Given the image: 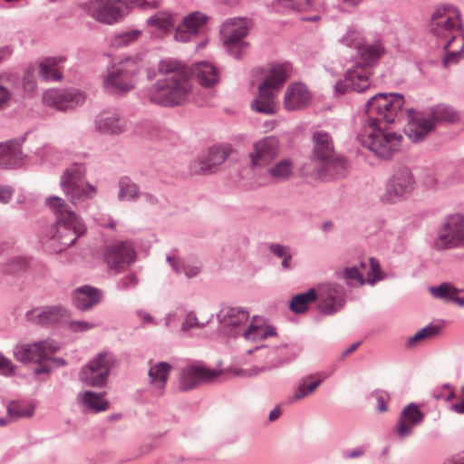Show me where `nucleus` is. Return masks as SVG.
<instances>
[{
  "mask_svg": "<svg viewBox=\"0 0 464 464\" xmlns=\"http://www.w3.org/2000/svg\"><path fill=\"white\" fill-rule=\"evenodd\" d=\"M403 97L397 93H379L370 99L366 105L368 121L358 134L360 143L379 158L388 159L401 146V135L383 130L377 123L384 121L392 123L401 112Z\"/></svg>",
  "mask_w": 464,
  "mask_h": 464,
  "instance_id": "nucleus-1",
  "label": "nucleus"
},
{
  "mask_svg": "<svg viewBox=\"0 0 464 464\" xmlns=\"http://www.w3.org/2000/svg\"><path fill=\"white\" fill-rule=\"evenodd\" d=\"M159 70L161 77L147 89L146 99L163 107L179 106L188 101L192 87L184 67L175 62L163 61Z\"/></svg>",
  "mask_w": 464,
  "mask_h": 464,
  "instance_id": "nucleus-2",
  "label": "nucleus"
},
{
  "mask_svg": "<svg viewBox=\"0 0 464 464\" xmlns=\"http://www.w3.org/2000/svg\"><path fill=\"white\" fill-rule=\"evenodd\" d=\"M432 34L444 41V65L455 63L464 55V34L459 10L452 5H442L431 16Z\"/></svg>",
  "mask_w": 464,
  "mask_h": 464,
  "instance_id": "nucleus-3",
  "label": "nucleus"
},
{
  "mask_svg": "<svg viewBox=\"0 0 464 464\" xmlns=\"http://www.w3.org/2000/svg\"><path fill=\"white\" fill-rule=\"evenodd\" d=\"M46 204L56 217V227L52 236L53 246L61 251L73 245L86 231L82 218L59 197L47 198Z\"/></svg>",
  "mask_w": 464,
  "mask_h": 464,
  "instance_id": "nucleus-4",
  "label": "nucleus"
},
{
  "mask_svg": "<svg viewBox=\"0 0 464 464\" xmlns=\"http://www.w3.org/2000/svg\"><path fill=\"white\" fill-rule=\"evenodd\" d=\"M290 65L273 64L265 72L262 83L258 86V95L252 108L260 113L274 114L276 111V96L284 82L289 77Z\"/></svg>",
  "mask_w": 464,
  "mask_h": 464,
  "instance_id": "nucleus-5",
  "label": "nucleus"
},
{
  "mask_svg": "<svg viewBox=\"0 0 464 464\" xmlns=\"http://www.w3.org/2000/svg\"><path fill=\"white\" fill-rule=\"evenodd\" d=\"M313 157L320 166L324 178H339L344 175L347 163L336 155L332 137L325 131H316L313 135Z\"/></svg>",
  "mask_w": 464,
  "mask_h": 464,
  "instance_id": "nucleus-6",
  "label": "nucleus"
},
{
  "mask_svg": "<svg viewBox=\"0 0 464 464\" xmlns=\"http://www.w3.org/2000/svg\"><path fill=\"white\" fill-rule=\"evenodd\" d=\"M142 67V60L139 55L128 57L112 65L103 79L102 84L106 91L123 94L135 86V76Z\"/></svg>",
  "mask_w": 464,
  "mask_h": 464,
  "instance_id": "nucleus-7",
  "label": "nucleus"
},
{
  "mask_svg": "<svg viewBox=\"0 0 464 464\" xmlns=\"http://www.w3.org/2000/svg\"><path fill=\"white\" fill-rule=\"evenodd\" d=\"M84 173L85 169L75 164L68 168L61 178V187L73 205L92 198L96 193L95 188L85 181Z\"/></svg>",
  "mask_w": 464,
  "mask_h": 464,
  "instance_id": "nucleus-8",
  "label": "nucleus"
},
{
  "mask_svg": "<svg viewBox=\"0 0 464 464\" xmlns=\"http://www.w3.org/2000/svg\"><path fill=\"white\" fill-rule=\"evenodd\" d=\"M437 250L464 248V216H449L439 229L434 241Z\"/></svg>",
  "mask_w": 464,
  "mask_h": 464,
  "instance_id": "nucleus-9",
  "label": "nucleus"
},
{
  "mask_svg": "<svg viewBox=\"0 0 464 464\" xmlns=\"http://www.w3.org/2000/svg\"><path fill=\"white\" fill-rule=\"evenodd\" d=\"M56 345L50 340L34 343H21L14 346L13 354L14 358L24 363H43L50 360L56 352Z\"/></svg>",
  "mask_w": 464,
  "mask_h": 464,
  "instance_id": "nucleus-10",
  "label": "nucleus"
},
{
  "mask_svg": "<svg viewBox=\"0 0 464 464\" xmlns=\"http://www.w3.org/2000/svg\"><path fill=\"white\" fill-rule=\"evenodd\" d=\"M85 94L75 88L59 90L50 89L44 92L43 102L45 106L56 111H65L82 105L85 101Z\"/></svg>",
  "mask_w": 464,
  "mask_h": 464,
  "instance_id": "nucleus-11",
  "label": "nucleus"
},
{
  "mask_svg": "<svg viewBox=\"0 0 464 464\" xmlns=\"http://www.w3.org/2000/svg\"><path fill=\"white\" fill-rule=\"evenodd\" d=\"M132 0H93L89 12L98 22L112 24L123 16V10Z\"/></svg>",
  "mask_w": 464,
  "mask_h": 464,
  "instance_id": "nucleus-12",
  "label": "nucleus"
},
{
  "mask_svg": "<svg viewBox=\"0 0 464 464\" xmlns=\"http://www.w3.org/2000/svg\"><path fill=\"white\" fill-rule=\"evenodd\" d=\"M372 69L368 66L356 63V64L346 72L343 81L335 84L337 93L343 94L348 91L362 92L371 86Z\"/></svg>",
  "mask_w": 464,
  "mask_h": 464,
  "instance_id": "nucleus-13",
  "label": "nucleus"
},
{
  "mask_svg": "<svg viewBox=\"0 0 464 464\" xmlns=\"http://www.w3.org/2000/svg\"><path fill=\"white\" fill-rule=\"evenodd\" d=\"M220 33L224 44L232 54L238 57L239 54L236 50H241L246 47V43L242 39L248 33V22L243 18L229 19L224 23Z\"/></svg>",
  "mask_w": 464,
  "mask_h": 464,
  "instance_id": "nucleus-14",
  "label": "nucleus"
},
{
  "mask_svg": "<svg viewBox=\"0 0 464 464\" xmlns=\"http://www.w3.org/2000/svg\"><path fill=\"white\" fill-rule=\"evenodd\" d=\"M111 367V357L107 353H101L80 372L82 382L92 387L102 386Z\"/></svg>",
  "mask_w": 464,
  "mask_h": 464,
  "instance_id": "nucleus-15",
  "label": "nucleus"
},
{
  "mask_svg": "<svg viewBox=\"0 0 464 464\" xmlns=\"http://www.w3.org/2000/svg\"><path fill=\"white\" fill-rule=\"evenodd\" d=\"M278 150L279 141L274 136L256 141L253 144V150L249 154L252 166L255 168L268 166L277 156Z\"/></svg>",
  "mask_w": 464,
  "mask_h": 464,
  "instance_id": "nucleus-16",
  "label": "nucleus"
},
{
  "mask_svg": "<svg viewBox=\"0 0 464 464\" xmlns=\"http://www.w3.org/2000/svg\"><path fill=\"white\" fill-rule=\"evenodd\" d=\"M218 372L202 365L193 364L184 368L179 377V388L183 391L191 390L200 384L214 381Z\"/></svg>",
  "mask_w": 464,
  "mask_h": 464,
  "instance_id": "nucleus-17",
  "label": "nucleus"
},
{
  "mask_svg": "<svg viewBox=\"0 0 464 464\" xmlns=\"http://www.w3.org/2000/svg\"><path fill=\"white\" fill-rule=\"evenodd\" d=\"M370 270L367 273L366 279H364L362 273L356 266L345 267L342 272V277L344 279L348 285H353L358 283L363 285L365 283L373 285L377 281L385 278V274L382 270L380 264L373 257L369 259Z\"/></svg>",
  "mask_w": 464,
  "mask_h": 464,
  "instance_id": "nucleus-18",
  "label": "nucleus"
},
{
  "mask_svg": "<svg viewBox=\"0 0 464 464\" xmlns=\"http://www.w3.org/2000/svg\"><path fill=\"white\" fill-rule=\"evenodd\" d=\"M409 121L405 127V134L414 142L423 140L435 126L430 115L408 111Z\"/></svg>",
  "mask_w": 464,
  "mask_h": 464,
  "instance_id": "nucleus-19",
  "label": "nucleus"
},
{
  "mask_svg": "<svg viewBox=\"0 0 464 464\" xmlns=\"http://www.w3.org/2000/svg\"><path fill=\"white\" fill-rule=\"evenodd\" d=\"M413 183L414 180L411 170L406 168L400 169L391 179L382 198L386 201L393 202L398 198L409 193L413 188Z\"/></svg>",
  "mask_w": 464,
  "mask_h": 464,
  "instance_id": "nucleus-20",
  "label": "nucleus"
},
{
  "mask_svg": "<svg viewBox=\"0 0 464 464\" xmlns=\"http://www.w3.org/2000/svg\"><path fill=\"white\" fill-rule=\"evenodd\" d=\"M320 310L331 314L342 306L343 289L335 284L321 285L315 289Z\"/></svg>",
  "mask_w": 464,
  "mask_h": 464,
  "instance_id": "nucleus-21",
  "label": "nucleus"
},
{
  "mask_svg": "<svg viewBox=\"0 0 464 464\" xmlns=\"http://www.w3.org/2000/svg\"><path fill=\"white\" fill-rule=\"evenodd\" d=\"M207 16L200 12H193L185 16L175 30L174 37L179 42H188L206 24Z\"/></svg>",
  "mask_w": 464,
  "mask_h": 464,
  "instance_id": "nucleus-22",
  "label": "nucleus"
},
{
  "mask_svg": "<svg viewBox=\"0 0 464 464\" xmlns=\"http://www.w3.org/2000/svg\"><path fill=\"white\" fill-rule=\"evenodd\" d=\"M248 312L237 307L226 308L220 314L221 324L227 328L230 335L235 336H242L243 330L246 329L245 324L248 321Z\"/></svg>",
  "mask_w": 464,
  "mask_h": 464,
  "instance_id": "nucleus-23",
  "label": "nucleus"
},
{
  "mask_svg": "<svg viewBox=\"0 0 464 464\" xmlns=\"http://www.w3.org/2000/svg\"><path fill=\"white\" fill-rule=\"evenodd\" d=\"M134 260V250L129 243H120L107 249L105 261L108 266L120 271Z\"/></svg>",
  "mask_w": 464,
  "mask_h": 464,
  "instance_id": "nucleus-24",
  "label": "nucleus"
},
{
  "mask_svg": "<svg viewBox=\"0 0 464 464\" xmlns=\"http://www.w3.org/2000/svg\"><path fill=\"white\" fill-rule=\"evenodd\" d=\"M311 102V93L302 83L290 84L285 92L284 106L288 111L300 110Z\"/></svg>",
  "mask_w": 464,
  "mask_h": 464,
  "instance_id": "nucleus-25",
  "label": "nucleus"
},
{
  "mask_svg": "<svg viewBox=\"0 0 464 464\" xmlns=\"http://www.w3.org/2000/svg\"><path fill=\"white\" fill-rule=\"evenodd\" d=\"M275 327L266 324L262 317H253L246 329L242 332V337L248 342H259L268 337L276 336Z\"/></svg>",
  "mask_w": 464,
  "mask_h": 464,
  "instance_id": "nucleus-26",
  "label": "nucleus"
},
{
  "mask_svg": "<svg viewBox=\"0 0 464 464\" xmlns=\"http://www.w3.org/2000/svg\"><path fill=\"white\" fill-rule=\"evenodd\" d=\"M28 319L35 324L42 325L53 324L60 323L66 316L67 313L59 306L34 308L27 313Z\"/></svg>",
  "mask_w": 464,
  "mask_h": 464,
  "instance_id": "nucleus-27",
  "label": "nucleus"
},
{
  "mask_svg": "<svg viewBox=\"0 0 464 464\" xmlns=\"http://www.w3.org/2000/svg\"><path fill=\"white\" fill-rule=\"evenodd\" d=\"M422 413L415 404L406 406L401 413L397 433L401 438L409 436L414 426L422 420Z\"/></svg>",
  "mask_w": 464,
  "mask_h": 464,
  "instance_id": "nucleus-28",
  "label": "nucleus"
},
{
  "mask_svg": "<svg viewBox=\"0 0 464 464\" xmlns=\"http://www.w3.org/2000/svg\"><path fill=\"white\" fill-rule=\"evenodd\" d=\"M357 53L359 60L357 63L368 66L372 69L376 61L384 53L383 46L381 42L377 41L372 44L363 43L357 44Z\"/></svg>",
  "mask_w": 464,
  "mask_h": 464,
  "instance_id": "nucleus-29",
  "label": "nucleus"
},
{
  "mask_svg": "<svg viewBox=\"0 0 464 464\" xmlns=\"http://www.w3.org/2000/svg\"><path fill=\"white\" fill-rule=\"evenodd\" d=\"M192 74L205 87H212L218 82L219 76L217 68L208 62H201L193 65Z\"/></svg>",
  "mask_w": 464,
  "mask_h": 464,
  "instance_id": "nucleus-30",
  "label": "nucleus"
},
{
  "mask_svg": "<svg viewBox=\"0 0 464 464\" xmlns=\"http://www.w3.org/2000/svg\"><path fill=\"white\" fill-rule=\"evenodd\" d=\"M96 126L102 132L120 134L123 131L125 124L116 112L102 111L97 116Z\"/></svg>",
  "mask_w": 464,
  "mask_h": 464,
  "instance_id": "nucleus-31",
  "label": "nucleus"
},
{
  "mask_svg": "<svg viewBox=\"0 0 464 464\" xmlns=\"http://www.w3.org/2000/svg\"><path fill=\"white\" fill-rule=\"evenodd\" d=\"M102 299V293L95 288L85 285L77 288L73 292V303L82 310L91 308L92 305L98 304Z\"/></svg>",
  "mask_w": 464,
  "mask_h": 464,
  "instance_id": "nucleus-32",
  "label": "nucleus"
},
{
  "mask_svg": "<svg viewBox=\"0 0 464 464\" xmlns=\"http://www.w3.org/2000/svg\"><path fill=\"white\" fill-rule=\"evenodd\" d=\"M430 292L436 298L454 302L459 306H464V291L454 287L449 283H443L439 286L431 287Z\"/></svg>",
  "mask_w": 464,
  "mask_h": 464,
  "instance_id": "nucleus-33",
  "label": "nucleus"
},
{
  "mask_svg": "<svg viewBox=\"0 0 464 464\" xmlns=\"http://www.w3.org/2000/svg\"><path fill=\"white\" fill-rule=\"evenodd\" d=\"M171 368L169 363L161 362L152 365L149 370L150 383L160 391V394L163 393Z\"/></svg>",
  "mask_w": 464,
  "mask_h": 464,
  "instance_id": "nucleus-34",
  "label": "nucleus"
},
{
  "mask_svg": "<svg viewBox=\"0 0 464 464\" xmlns=\"http://www.w3.org/2000/svg\"><path fill=\"white\" fill-rule=\"evenodd\" d=\"M104 393L83 392L78 394V401L93 412H101L109 409V401L103 400Z\"/></svg>",
  "mask_w": 464,
  "mask_h": 464,
  "instance_id": "nucleus-35",
  "label": "nucleus"
},
{
  "mask_svg": "<svg viewBox=\"0 0 464 464\" xmlns=\"http://www.w3.org/2000/svg\"><path fill=\"white\" fill-rule=\"evenodd\" d=\"M63 58H46L38 66L39 75L46 81H59L62 79L61 66Z\"/></svg>",
  "mask_w": 464,
  "mask_h": 464,
  "instance_id": "nucleus-36",
  "label": "nucleus"
},
{
  "mask_svg": "<svg viewBox=\"0 0 464 464\" xmlns=\"http://www.w3.org/2000/svg\"><path fill=\"white\" fill-rule=\"evenodd\" d=\"M23 163L21 150L18 146L0 144V166L18 167Z\"/></svg>",
  "mask_w": 464,
  "mask_h": 464,
  "instance_id": "nucleus-37",
  "label": "nucleus"
},
{
  "mask_svg": "<svg viewBox=\"0 0 464 464\" xmlns=\"http://www.w3.org/2000/svg\"><path fill=\"white\" fill-rule=\"evenodd\" d=\"M317 300L315 289L312 288L305 293L295 295L289 304V308L295 314H301L307 310L310 304Z\"/></svg>",
  "mask_w": 464,
  "mask_h": 464,
  "instance_id": "nucleus-38",
  "label": "nucleus"
},
{
  "mask_svg": "<svg viewBox=\"0 0 464 464\" xmlns=\"http://www.w3.org/2000/svg\"><path fill=\"white\" fill-rule=\"evenodd\" d=\"M167 260L176 273H184L188 278L196 276L200 272V266L198 264L186 262L176 256H168Z\"/></svg>",
  "mask_w": 464,
  "mask_h": 464,
  "instance_id": "nucleus-39",
  "label": "nucleus"
},
{
  "mask_svg": "<svg viewBox=\"0 0 464 464\" xmlns=\"http://www.w3.org/2000/svg\"><path fill=\"white\" fill-rule=\"evenodd\" d=\"M148 25L155 27L163 34L168 33L175 24V16L166 12H160L147 20Z\"/></svg>",
  "mask_w": 464,
  "mask_h": 464,
  "instance_id": "nucleus-40",
  "label": "nucleus"
},
{
  "mask_svg": "<svg viewBox=\"0 0 464 464\" xmlns=\"http://www.w3.org/2000/svg\"><path fill=\"white\" fill-rule=\"evenodd\" d=\"M230 153V149L227 146H213L209 149L208 154L206 155L208 160L209 161V165L208 167H203L205 169H211L215 168L218 169V166L221 165L228 157Z\"/></svg>",
  "mask_w": 464,
  "mask_h": 464,
  "instance_id": "nucleus-41",
  "label": "nucleus"
},
{
  "mask_svg": "<svg viewBox=\"0 0 464 464\" xmlns=\"http://www.w3.org/2000/svg\"><path fill=\"white\" fill-rule=\"evenodd\" d=\"M429 115L434 122V125L439 121L454 122L459 120L458 112L453 108L447 105L436 106Z\"/></svg>",
  "mask_w": 464,
  "mask_h": 464,
  "instance_id": "nucleus-42",
  "label": "nucleus"
},
{
  "mask_svg": "<svg viewBox=\"0 0 464 464\" xmlns=\"http://www.w3.org/2000/svg\"><path fill=\"white\" fill-rule=\"evenodd\" d=\"M268 175L277 180L286 179L293 173V163L289 160H283L270 167Z\"/></svg>",
  "mask_w": 464,
  "mask_h": 464,
  "instance_id": "nucleus-43",
  "label": "nucleus"
},
{
  "mask_svg": "<svg viewBox=\"0 0 464 464\" xmlns=\"http://www.w3.org/2000/svg\"><path fill=\"white\" fill-rule=\"evenodd\" d=\"M324 376H317V379L311 382L309 384H307V379H304L301 383L299 384L298 388L295 392L293 398L290 399V403L294 401L302 399L308 394L312 393L316 390V388L320 385Z\"/></svg>",
  "mask_w": 464,
  "mask_h": 464,
  "instance_id": "nucleus-44",
  "label": "nucleus"
},
{
  "mask_svg": "<svg viewBox=\"0 0 464 464\" xmlns=\"http://www.w3.org/2000/svg\"><path fill=\"white\" fill-rule=\"evenodd\" d=\"M8 418L12 420L19 418H29L33 415L34 407L30 405H24L20 403L12 402L9 404Z\"/></svg>",
  "mask_w": 464,
  "mask_h": 464,
  "instance_id": "nucleus-45",
  "label": "nucleus"
},
{
  "mask_svg": "<svg viewBox=\"0 0 464 464\" xmlns=\"http://www.w3.org/2000/svg\"><path fill=\"white\" fill-rule=\"evenodd\" d=\"M141 35V31L134 29L117 34L112 39V45L121 47L136 42Z\"/></svg>",
  "mask_w": 464,
  "mask_h": 464,
  "instance_id": "nucleus-46",
  "label": "nucleus"
},
{
  "mask_svg": "<svg viewBox=\"0 0 464 464\" xmlns=\"http://www.w3.org/2000/svg\"><path fill=\"white\" fill-rule=\"evenodd\" d=\"M440 333V327L435 325H428L419 332H417L413 336L409 338L408 346H413L419 342L424 341L426 339L431 338L437 335Z\"/></svg>",
  "mask_w": 464,
  "mask_h": 464,
  "instance_id": "nucleus-47",
  "label": "nucleus"
},
{
  "mask_svg": "<svg viewBox=\"0 0 464 464\" xmlns=\"http://www.w3.org/2000/svg\"><path fill=\"white\" fill-rule=\"evenodd\" d=\"M269 250L278 258L282 259V266L285 269L290 268L292 255L288 246L279 244H271Z\"/></svg>",
  "mask_w": 464,
  "mask_h": 464,
  "instance_id": "nucleus-48",
  "label": "nucleus"
},
{
  "mask_svg": "<svg viewBox=\"0 0 464 464\" xmlns=\"http://www.w3.org/2000/svg\"><path fill=\"white\" fill-rule=\"evenodd\" d=\"M139 194L138 187L130 182L126 179H122L120 181V192L119 198L121 200H130L136 198Z\"/></svg>",
  "mask_w": 464,
  "mask_h": 464,
  "instance_id": "nucleus-49",
  "label": "nucleus"
},
{
  "mask_svg": "<svg viewBox=\"0 0 464 464\" xmlns=\"http://www.w3.org/2000/svg\"><path fill=\"white\" fill-rule=\"evenodd\" d=\"M209 165V161L208 160L207 156H202L198 158L192 165V171L196 174H209L216 171L215 168L211 169H205L203 167H208Z\"/></svg>",
  "mask_w": 464,
  "mask_h": 464,
  "instance_id": "nucleus-50",
  "label": "nucleus"
},
{
  "mask_svg": "<svg viewBox=\"0 0 464 464\" xmlns=\"http://www.w3.org/2000/svg\"><path fill=\"white\" fill-rule=\"evenodd\" d=\"M96 326L95 324L85 322V321H71L68 324V328L72 332L79 333V332H86L91 329H93Z\"/></svg>",
  "mask_w": 464,
  "mask_h": 464,
  "instance_id": "nucleus-51",
  "label": "nucleus"
},
{
  "mask_svg": "<svg viewBox=\"0 0 464 464\" xmlns=\"http://www.w3.org/2000/svg\"><path fill=\"white\" fill-rule=\"evenodd\" d=\"M343 42L347 45H353L357 49V44H363L364 42L362 41L360 38V33L354 29H351L347 32V34L343 36Z\"/></svg>",
  "mask_w": 464,
  "mask_h": 464,
  "instance_id": "nucleus-52",
  "label": "nucleus"
},
{
  "mask_svg": "<svg viewBox=\"0 0 464 464\" xmlns=\"http://www.w3.org/2000/svg\"><path fill=\"white\" fill-rule=\"evenodd\" d=\"M277 2L286 8L301 10L308 5L309 0H277Z\"/></svg>",
  "mask_w": 464,
  "mask_h": 464,
  "instance_id": "nucleus-53",
  "label": "nucleus"
},
{
  "mask_svg": "<svg viewBox=\"0 0 464 464\" xmlns=\"http://www.w3.org/2000/svg\"><path fill=\"white\" fill-rule=\"evenodd\" d=\"M15 366L13 364V362L5 358L0 353V372L5 375H13L14 373Z\"/></svg>",
  "mask_w": 464,
  "mask_h": 464,
  "instance_id": "nucleus-54",
  "label": "nucleus"
},
{
  "mask_svg": "<svg viewBox=\"0 0 464 464\" xmlns=\"http://www.w3.org/2000/svg\"><path fill=\"white\" fill-rule=\"evenodd\" d=\"M374 397L378 403V410L380 412L387 411L386 403L390 400V396L386 392L379 391L374 393Z\"/></svg>",
  "mask_w": 464,
  "mask_h": 464,
  "instance_id": "nucleus-55",
  "label": "nucleus"
},
{
  "mask_svg": "<svg viewBox=\"0 0 464 464\" xmlns=\"http://www.w3.org/2000/svg\"><path fill=\"white\" fill-rule=\"evenodd\" d=\"M36 87L34 75L30 71H27L24 78V88L28 92H34Z\"/></svg>",
  "mask_w": 464,
  "mask_h": 464,
  "instance_id": "nucleus-56",
  "label": "nucleus"
},
{
  "mask_svg": "<svg viewBox=\"0 0 464 464\" xmlns=\"http://www.w3.org/2000/svg\"><path fill=\"white\" fill-rule=\"evenodd\" d=\"M198 325L199 324H198L197 317L192 314H188L186 316L184 323L182 324V329L186 331V330L191 329L193 327H197Z\"/></svg>",
  "mask_w": 464,
  "mask_h": 464,
  "instance_id": "nucleus-57",
  "label": "nucleus"
},
{
  "mask_svg": "<svg viewBox=\"0 0 464 464\" xmlns=\"http://www.w3.org/2000/svg\"><path fill=\"white\" fill-rule=\"evenodd\" d=\"M137 315L140 319L142 324H154V319L150 315V314H149L148 312H146L144 310H139L137 312Z\"/></svg>",
  "mask_w": 464,
  "mask_h": 464,
  "instance_id": "nucleus-58",
  "label": "nucleus"
},
{
  "mask_svg": "<svg viewBox=\"0 0 464 464\" xmlns=\"http://www.w3.org/2000/svg\"><path fill=\"white\" fill-rule=\"evenodd\" d=\"M9 99L10 92L3 85H0V108L5 106L8 103Z\"/></svg>",
  "mask_w": 464,
  "mask_h": 464,
  "instance_id": "nucleus-59",
  "label": "nucleus"
},
{
  "mask_svg": "<svg viewBox=\"0 0 464 464\" xmlns=\"http://www.w3.org/2000/svg\"><path fill=\"white\" fill-rule=\"evenodd\" d=\"M12 197V191L5 187H0V203H7Z\"/></svg>",
  "mask_w": 464,
  "mask_h": 464,
  "instance_id": "nucleus-60",
  "label": "nucleus"
},
{
  "mask_svg": "<svg viewBox=\"0 0 464 464\" xmlns=\"http://www.w3.org/2000/svg\"><path fill=\"white\" fill-rule=\"evenodd\" d=\"M160 0H132L130 3H136L137 5H146L149 7H156Z\"/></svg>",
  "mask_w": 464,
  "mask_h": 464,
  "instance_id": "nucleus-61",
  "label": "nucleus"
},
{
  "mask_svg": "<svg viewBox=\"0 0 464 464\" xmlns=\"http://www.w3.org/2000/svg\"><path fill=\"white\" fill-rule=\"evenodd\" d=\"M451 410L459 414H463L464 413V400L461 399L460 402L452 404Z\"/></svg>",
  "mask_w": 464,
  "mask_h": 464,
  "instance_id": "nucleus-62",
  "label": "nucleus"
},
{
  "mask_svg": "<svg viewBox=\"0 0 464 464\" xmlns=\"http://www.w3.org/2000/svg\"><path fill=\"white\" fill-rule=\"evenodd\" d=\"M138 280L137 277L134 275H129L123 281L124 285L127 287L129 285H137Z\"/></svg>",
  "mask_w": 464,
  "mask_h": 464,
  "instance_id": "nucleus-63",
  "label": "nucleus"
},
{
  "mask_svg": "<svg viewBox=\"0 0 464 464\" xmlns=\"http://www.w3.org/2000/svg\"><path fill=\"white\" fill-rule=\"evenodd\" d=\"M271 368L272 367H270V366L269 367H262L260 369L254 367V368L247 370L246 376H254V375H256L257 373H259L260 372H264V371L271 369Z\"/></svg>",
  "mask_w": 464,
  "mask_h": 464,
  "instance_id": "nucleus-64",
  "label": "nucleus"
}]
</instances>
